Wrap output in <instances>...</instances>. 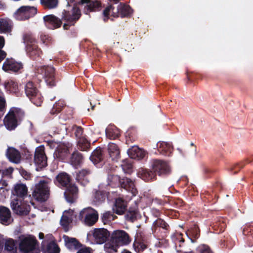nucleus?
<instances>
[{"instance_id":"obj_1","label":"nucleus","mask_w":253,"mask_h":253,"mask_svg":"<svg viewBox=\"0 0 253 253\" xmlns=\"http://www.w3.org/2000/svg\"><path fill=\"white\" fill-rule=\"evenodd\" d=\"M130 242L127 234L123 230L114 231L111 234L110 241L104 245V250L108 253H115L119 246Z\"/></svg>"},{"instance_id":"obj_2","label":"nucleus","mask_w":253,"mask_h":253,"mask_svg":"<svg viewBox=\"0 0 253 253\" xmlns=\"http://www.w3.org/2000/svg\"><path fill=\"white\" fill-rule=\"evenodd\" d=\"M79 217L84 224L92 226L97 221L98 215L97 211L94 209L87 207L80 211Z\"/></svg>"},{"instance_id":"obj_3","label":"nucleus","mask_w":253,"mask_h":253,"mask_svg":"<svg viewBox=\"0 0 253 253\" xmlns=\"http://www.w3.org/2000/svg\"><path fill=\"white\" fill-rule=\"evenodd\" d=\"M11 207L13 211L17 214L24 215L30 211V206L23 199L17 198L15 195H12Z\"/></svg>"},{"instance_id":"obj_4","label":"nucleus","mask_w":253,"mask_h":253,"mask_svg":"<svg viewBox=\"0 0 253 253\" xmlns=\"http://www.w3.org/2000/svg\"><path fill=\"white\" fill-rule=\"evenodd\" d=\"M49 189L47 183L44 181H41L36 186L33 192V197L40 202L46 200L48 197Z\"/></svg>"},{"instance_id":"obj_5","label":"nucleus","mask_w":253,"mask_h":253,"mask_svg":"<svg viewBox=\"0 0 253 253\" xmlns=\"http://www.w3.org/2000/svg\"><path fill=\"white\" fill-rule=\"evenodd\" d=\"M36 240L32 236L21 238L19 243V249L24 253H29L35 249Z\"/></svg>"},{"instance_id":"obj_6","label":"nucleus","mask_w":253,"mask_h":253,"mask_svg":"<svg viewBox=\"0 0 253 253\" xmlns=\"http://www.w3.org/2000/svg\"><path fill=\"white\" fill-rule=\"evenodd\" d=\"M94 242L98 244H102L106 241L110 234L109 232L105 228H95L91 231Z\"/></svg>"},{"instance_id":"obj_7","label":"nucleus","mask_w":253,"mask_h":253,"mask_svg":"<svg viewBox=\"0 0 253 253\" xmlns=\"http://www.w3.org/2000/svg\"><path fill=\"white\" fill-rule=\"evenodd\" d=\"M34 161L36 165L39 168H42L46 166L47 159L43 147H39L36 149Z\"/></svg>"},{"instance_id":"obj_8","label":"nucleus","mask_w":253,"mask_h":253,"mask_svg":"<svg viewBox=\"0 0 253 253\" xmlns=\"http://www.w3.org/2000/svg\"><path fill=\"white\" fill-rule=\"evenodd\" d=\"M153 168L159 175L167 174L171 170L169 164L161 160H155L153 163Z\"/></svg>"},{"instance_id":"obj_9","label":"nucleus","mask_w":253,"mask_h":253,"mask_svg":"<svg viewBox=\"0 0 253 253\" xmlns=\"http://www.w3.org/2000/svg\"><path fill=\"white\" fill-rule=\"evenodd\" d=\"M82 3H86L84 9L85 14H88L90 12L99 11L101 9V3L98 0H81Z\"/></svg>"},{"instance_id":"obj_10","label":"nucleus","mask_w":253,"mask_h":253,"mask_svg":"<svg viewBox=\"0 0 253 253\" xmlns=\"http://www.w3.org/2000/svg\"><path fill=\"white\" fill-rule=\"evenodd\" d=\"M37 13V9L34 6H22L15 12V16H33Z\"/></svg>"},{"instance_id":"obj_11","label":"nucleus","mask_w":253,"mask_h":253,"mask_svg":"<svg viewBox=\"0 0 253 253\" xmlns=\"http://www.w3.org/2000/svg\"><path fill=\"white\" fill-rule=\"evenodd\" d=\"M4 124L9 130L14 129L17 126L16 114L14 110H11L4 119Z\"/></svg>"},{"instance_id":"obj_12","label":"nucleus","mask_w":253,"mask_h":253,"mask_svg":"<svg viewBox=\"0 0 253 253\" xmlns=\"http://www.w3.org/2000/svg\"><path fill=\"white\" fill-rule=\"evenodd\" d=\"M65 192V196L68 202L72 203L76 200V195L78 193V188L75 185L70 183L67 185Z\"/></svg>"},{"instance_id":"obj_13","label":"nucleus","mask_w":253,"mask_h":253,"mask_svg":"<svg viewBox=\"0 0 253 253\" xmlns=\"http://www.w3.org/2000/svg\"><path fill=\"white\" fill-rule=\"evenodd\" d=\"M22 68V65L20 62L15 61L13 59H7L3 64V69L5 71L17 72Z\"/></svg>"},{"instance_id":"obj_14","label":"nucleus","mask_w":253,"mask_h":253,"mask_svg":"<svg viewBox=\"0 0 253 253\" xmlns=\"http://www.w3.org/2000/svg\"><path fill=\"white\" fill-rule=\"evenodd\" d=\"M127 153L129 157L131 159H142L145 155V152L144 150L136 146H133L129 149Z\"/></svg>"},{"instance_id":"obj_15","label":"nucleus","mask_w":253,"mask_h":253,"mask_svg":"<svg viewBox=\"0 0 253 253\" xmlns=\"http://www.w3.org/2000/svg\"><path fill=\"white\" fill-rule=\"evenodd\" d=\"M73 213L74 211L73 210H69L64 211L63 213L62 216L61 218L60 222L61 225L64 228L65 230H67L68 226L72 222Z\"/></svg>"},{"instance_id":"obj_16","label":"nucleus","mask_w":253,"mask_h":253,"mask_svg":"<svg viewBox=\"0 0 253 253\" xmlns=\"http://www.w3.org/2000/svg\"><path fill=\"white\" fill-rule=\"evenodd\" d=\"M133 11V9L129 5L121 2L118 5L116 14L118 13L120 16H130Z\"/></svg>"},{"instance_id":"obj_17","label":"nucleus","mask_w":253,"mask_h":253,"mask_svg":"<svg viewBox=\"0 0 253 253\" xmlns=\"http://www.w3.org/2000/svg\"><path fill=\"white\" fill-rule=\"evenodd\" d=\"M27 188L25 185L23 184H17L15 185L13 191H12V195H15L17 198H23L27 195Z\"/></svg>"},{"instance_id":"obj_18","label":"nucleus","mask_w":253,"mask_h":253,"mask_svg":"<svg viewBox=\"0 0 253 253\" xmlns=\"http://www.w3.org/2000/svg\"><path fill=\"white\" fill-rule=\"evenodd\" d=\"M0 220L3 224H8L11 222L10 211L5 207L0 208Z\"/></svg>"},{"instance_id":"obj_19","label":"nucleus","mask_w":253,"mask_h":253,"mask_svg":"<svg viewBox=\"0 0 253 253\" xmlns=\"http://www.w3.org/2000/svg\"><path fill=\"white\" fill-rule=\"evenodd\" d=\"M6 156L10 161L15 163L19 162L21 159L18 151L13 148H8L7 149Z\"/></svg>"},{"instance_id":"obj_20","label":"nucleus","mask_w":253,"mask_h":253,"mask_svg":"<svg viewBox=\"0 0 253 253\" xmlns=\"http://www.w3.org/2000/svg\"><path fill=\"white\" fill-rule=\"evenodd\" d=\"M126 208V203L121 198L116 200L113 211L116 213L121 214L124 212Z\"/></svg>"},{"instance_id":"obj_21","label":"nucleus","mask_w":253,"mask_h":253,"mask_svg":"<svg viewBox=\"0 0 253 253\" xmlns=\"http://www.w3.org/2000/svg\"><path fill=\"white\" fill-rule=\"evenodd\" d=\"M108 152L110 157L113 160H116L119 157L120 150L118 146L114 143H110L109 144Z\"/></svg>"},{"instance_id":"obj_22","label":"nucleus","mask_w":253,"mask_h":253,"mask_svg":"<svg viewBox=\"0 0 253 253\" xmlns=\"http://www.w3.org/2000/svg\"><path fill=\"white\" fill-rule=\"evenodd\" d=\"M56 181L59 184L62 186H67L70 184V178L69 175L65 173L62 172L59 173L56 176Z\"/></svg>"},{"instance_id":"obj_23","label":"nucleus","mask_w":253,"mask_h":253,"mask_svg":"<svg viewBox=\"0 0 253 253\" xmlns=\"http://www.w3.org/2000/svg\"><path fill=\"white\" fill-rule=\"evenodd\" d=\"M120 183L122 187L127 190L131 191L133 194L135 193L134 185L130 179L127 178L122 179L120 180Z\"/></svg>"},{"instance_id":"obj_24","label":"nucleus","mask_w":253,"mask_h":253,"mask_svg":"<svg viewBox=\"0 0 253 253\" xmlns=\"http://www.w3.org/2000/svg\"><path fill=\"white\" fill-rule=\"evenodd\" d=\"M63 238L65 245L68 248L73 249L78 247L79 243L75 238H70L66 235H64Z\"/></svg>"},{"instance_id":"obj_25","label":"nucleus","mask_w":253,"mask_h":253,"mask_svg":"<svg viewBox=\"0 0 253 253\" xmlns=\"http://www.w3.org/2000/svg\"><path fill=\"white\" fill-rule=\"evenodd\" d=\"M90 160L94 164H96L102 160L101 150L100 148H96L90 156Z\"/></svg>"},{"instance_id":"obj_26","label":"nucleus","mask_w":253,"mask_h":253,"mask_svg":"<svg viewBox=\"0 0 253 253\" xmlns=\"http://www.w3.org/2000/svg\"><path fill=\"white\" fill-rule=\"evenodd\" d=\"M25 91L29 97L36 96L37 91L32 83L29 82L26 85Z\"/></svg>"},{"instance_id":"obj_27","label":"nucleus","mask_w":253,"mask_h":253,"mask_svg":"<svg viewBox=\"0 0 253 253\" xmlns=\"http://www.w3.org/2000/svg\"><path fill=\"white\" fill-rule=\"evenodd\" d=\"M11 25L3 19H0V33H7L10 32Z\"/></svg>"},{"instance_id":"obj_28","label":"nucleus","mask_w":253,"mask_h":253,"mask_svg":"<svg viewBox=\"0 0 253 253\" xmlns=\"http://www.w3.org/2000/svg\"><path fill=\"white\" fill-rule=\"evenodd\" d=\"M41 1L44 8L47 9L55 8L58 3V0H41Z\"/></svg>"},{"instance_id":"obj_29","label":"nucleus","mask_w":253,"mask_h":253,"mask_svg":"<svg viewBox=\"0 0 253 253\" xmlns=\"http://www.w3.org/2000/svg\"><path fill=\"white\" fill-rule=\"evenodd\" d=\"M44 20L51 24L54 27L60 26L61 23L60 20L57 17H44Z\"/></svg>"},{"instance_id":"obj_30","label":"nucleus","mask_w":253,"mask_h":253,"mask_svg":"<svg viewBox=\"0 0 253 253\" xmlns=\"http://www.w3.org/2000/svg\"><path fill=\"white\" fill-rule=\"evenodd\" d=\"M5 249L12 253H15L16 252L15 242L12 239H8L6 240L5 243Z\"/></svg>"},{"instance_id":"obj_31","label":"nucleus","mask_w":253,"mask_h":253,"mask_svg":"<svg viewBox=\"0 0 253 253\" xmlns=\"http://www.w3.org/2000/svg\"><path fill=\"white\" fill-rule=\"evenodd\" d=\"M83 161V157L80 153L78 152H74L72 156L71 159V163L73 165L77 166L82 163Z\"/></svg>"},{"instance_id":"obj_32","label":"nucleus","mask_w":253,"mask_h":253,"mask_svg":"<svg viewBox=\"0 0 253 253\" xmlns=\"http://www.w3.org/2000/svg\"><path fill=\"white\" fill-rule=\"evenodd\" d=\"M38 47L36 44H28L27 45V51L31 56L36 55H39V52L37 50Z\"/></svg>"},{"instance_id":"obj_33","label":"nucleus","mask_w":253,"mask_h":253,"mask_svg":"<svg viewBox=\"0 0 253 253\" xmlns=\"http://www.w3.org/2000/svg\"><path fill=\"white\" fill-rule=\"evenodd\" d=\"M157 147L159 151H164L165 152L170 151L171 148L170 144L166 142L158 143L157 144Z\"/></svg>"},{"instance_id":"obj_34","label":"nucleus","mask_w":253,"mask_h":253,"mask_svg":"<svg viewBox=\"0 0 253 253\" xmlns=\"http://www.w3.org/2000/svg\"><path fill=\"white\" fill-rule=\"evenodd\" d=\"M106 134L110 138H115L119 135L118 130L115 127H110L106 128Z\"/></svg>"},{"instance_id":"obj_35","label":"nucleus","mask_w":253,"mask_h":253,"mask_svg":"<svg viewBox=\"0 0 253 253\" xmlns=\"http://www.w3.org/2000/svg\"><path fill=\"white\" fill-rule=\"evenodd\" d=\"M44 74L45 77V81L47 84H50L49 80L52 78L53 74L54 73V69L51 67H46L45 69Z\"/></svg>"},{"instance_id":"obj_36","label":"nucleus","mask_w":253,"mask_h":253,"mask_svg":"<svg viewBox=\"0 0 253 253\" xmlns=\"http://www.w3.org/2000/svg\"><path fill=\"white\" fill-rule=\"evenodd\" d=\"M141 176L142 178L146 180H149L154 178L156 176V174L154 172L149 171L148 170H143L141 173Z\"/></svg>"},{"instance_id":"obj_37","label":"nucleus","mask_w":253,"mask_h":253,"mask_svg":"<svg viewBox=\"0 0 253 253\" xmlns=\"http://www.w3.org/2000/svg\"><path fill=\"white\" fill-rule=\"evenodd\" d=\"M10 187L4 180L0 181V194L4 196L9 190Z\"/></svg>"},{"instance_id":"obj_38","label":"nucleus","mask_w":253,"mask_h":253,"mask_svg":"<svg viewBox=\"0 0 253 253\" xmlns=\"http://www.w3.org/2000/svg\"><path fill=\"white\" fill-rule=\"evenodd\" d=\"M78 145L83 150H85L89 146V143L84 137L80 138L78 141Z\"/></svg>"},{"instance_id":"obj_39","label":"nucleus","mask_w":253,"mask_h":253,"mask_svg":"<svg viewBox=\"0 0 253 253\" xmlns=\"http://www.w3.org/2000/svg\"><path fill=\"white\" fill-rule=\"evenodd\" d=\"M114 7L112 4H109L103 11V16H109L111 11H112L111 16H119L116 14V12L114 11Z\"/></svg>"},{"instance_id":"obj_40","label":"nucleus","mask_w":253,"mask_h":253,"mask_svg":"<svg viewBox=\"0 0 253 253\" xmlns=\"http://www.w3.org/2000/svg\"><path fill=\"white\" fill-rule=\"evenodd\" d=\"M121 166L126 172H128V170L132 168L131 163L128 160H123Z\"/></svg>"},{"instance_id":"obj_41","label":"nucleus","mask_w":253,"mask_h":253,"mask_svg":"<svg viewBox=\"0 0 253 253\" xmlns=\"http://www.w3.org/2000/svg\"><path fill=\"white\" fill-rule=\"evenodd\" d=\"M133 245L135 250L138 252L142 251L147 247L146 245L143 243H141L137 241L134 242Z\"/></svg>"},{"instance_id":"obj_42","label":"nucleus","mask_w":253,"mask_h":253,"mask_svg":"<svg viewBox=\"0 0 253 253\" xmlns=\"http://www.w3.org/2000/svg\"><path fill=\"white\" fill-rule=\"evenodd\" d=\"M189 235L193 238H197L199 237V229L195 227L191 230H189Z\"/></svg>"},{"instance_id":"obj_43","label":"nucleus","mask_w":253,"mask_h":253,"mask_svg":"<svg viewBox=\"0 0 253 253\" xmlns=\"http://www.w3.org/2000/svg\"><path fill=\"white\" fill-rule=\"evenodd\" d=\"M6 87L12 91H15L17 88V84L14 81H10L6 84Z\"/></svg>"},{"instance_id":"obj_44","label":"nucleus","mask_w":253,"mask_h":253,"mask_svg":"<svg viewBox=\"0 0 253 253\" xmlns=\"http://www.w3.org/2000/svg\"><path fill=\"white\" fill-rule=\"evenodd\" d=\"M199 250L201 253H212L210 248L205 245L200 246Z\"/></svg>"},{"instance_id":"obj_45","label":"nucleus","mask_w":253,"mask_h":253,"mask_svg":"<svg viewBox=\"0 0 253 253\" xmlns=\"http://www.w3.org/2000/svg\"><path fill=\"white\" fill-rule=\"evenodd\" d=\"M106 195L102 194L101 192H99L96 194V198L98 201H103L105 200Z\"/></svg>"},{"instance_id":"obj_46","label":"nucleus","mask_w":253,"mask_h":253,"mask_svg":"<svg viewBox=\"0 0 253 253\" xmlns=\"http://www.w3.org/2000/svg\"><path fill=\"white\" fill-rule=\"evenodd\" d=\"M72 16H81V12L80 8L78 7L73 8V13Z\"/></svg>"},{"instance_id":"obj_47","label":"nucleus","mask_w":253,"mask_h":253,"mask_svg":"<svg viewBox=\"0 0 253 253\" xmlns=\"http://www.w3.org/2000/svg\"><path fill=\"white\" fill-rule=\"evenodd\" d=\"M67 150V146H65L64 145H61L57 148V151H58L59 153H62L63 151L65 152Z\"/></svg>"},{"instance_id":"obj_48","label":"nucleus","mask_w":253,"mask_h":253,"mask_svg":"<svg viewBox=\"0 0 253 253\" xmlns=\"http://www.w3.org/2000/svg\"><path fill=\"white\" fill-rule=\"evenodd\" d=\"M87 173H88V172L85 170H83L81 171L79 173V174H78L79 178L82 179V178L84 177V176H85L86 174H87Z\"/></svg>"},{"instance_id":"obj_49","label":"nucleus","mask_w":253,"mask_h":253,"mask_svg":"<svg viewBox=\"0 0 253 253\" xmlns=\"http://www.w3.org/2000/svg\"><path fill=\"white\" fill-rule=\"evenodd\" d=\"M13 171V169L11 168L6 169L5 170H4L2 172V173L4 175H10Z\"/></svg>"},{"instance_id":"obj_50","label":"nucleus","mask_w":253,"mask_h":253,"mask_svg":"<svg viewBox=\"0 0 253 253\" xmlns=\"http://www.w3.org/2000/svg\"><path fill=\"white\" fill-rule=\"evenodd\" d=\"M5 106V101L4 99L0 96V110L3 108Z\"/></svg>"},{"instance_id":"obj_51","label":"nucleus","mask_w":253,"mask_h":253,"mask_svg":"<svg viewBox=\"0 0 253 253\" xmlns=\"http://www.w3.org/2000/svg\"><path fill=\"white\" fill-rule=\"evenodd\" d=\"M6 7L5 3L2 0H0V10H4Z\"/></svg>"},{"instance_id":"obj_52","label":"nucleus","mask_w":253,"mask_h":253,"mask_svg":"<svg viewBox=\"0 0 253 253\" xmlns=\"http://www.w3.org/2000/svg\"><path fill=\"white\" fill-rule=\"evenodd\" d=\"M77 253H90L88 249L84 248L81 249Z\"/></svg>"},{"instance_id":"obj_53","label":"nucleus","mask_w":253,"mask_h":253,"mask_svg":"<svg viewBox=\"0 0 253 253\" xmlns=\"http://www.w3.org/2000/svg\"><path fill=\"white\" fill-rule=\"evenodd\" d=\"M6 53L2 50H0V62L5 57Z\"/></svg>"},{"instance_id":"obj_54","label":"nucleus","mask_w":253,"mask_h":253,"mask_svg":"<svg viewBox=\"0 0 253 253\" xmlns=\"http://www.w3.org/2000/svg\"><path fill=\"white\" fill-rule=\"evenodd\" d=\"M4 45V40L2 37L0 36V48L3 47Z\"/></svg>"},{"instance_id":"obj_55","label":"nucleus","mask_w":253,"mask_h":253,"mask_svg":"<svg viewBox=\"0 0 253 253\" xmlns=\"http://www.w3.org/2000/svg\"><path fill=\"white\" fill-rule=\"evenodd\" d=\"M82 133V130L81 128L78 127L77 128V131L76 132V135L78 136V135H80Z\"/></svg>"},{"instance_id":"obj_56","label":"nucleus","mask_w":253,"mask_h":253,"mask_svg":"<svg viewBox=\"0 0 253 253\" xmlns=\"http://www.w3.org/2000/svg\"><path fill=\"white\" fill-rule=\"evenodd\" d=\"M39 237L40 239H42L43 238L44 235L42 233H40L39 234Z\"/></svg>"},{"instance_id":"obj_57","label":"nucleus","mask_w":253,"mask_h":253,"mask_svg":"<svg viewBox=\"0 0 253 253\" xmlns=\"http://www.w3.org/2000/svg\"><path fill=\"white\" fill-rule=\"evenodd\" d=\"M69 24H72V23H70V22H69L68 23V24L65 23V24H64V26H64V29H67V28L66 26H67V25H69Z\"/></svg>"},{"instance_id":"obj_58","label":"nucleus","mask_w":253,"mask_h":253,"mask_svg":"<svg viewBox=\"0 0 253 253\" xmlns=\"http://www.w3.org/2000/svg\"><path fill=\"white\" fill-rule=\"evenodd\" d=\"M53 247H54V250H55V251L56 252H58V248H57V247L56 245H53Z\"/></svg>"},{"instance_id":"obj_59","label":"nucleus","mask_w":253,"mask_h":253,"mask_svg":"<svg viewBox=\"0 0 253 253\" xmlns=\"http://www.w3.org/2000/svg\"><path fill=\"white\" fill-rule=\"evenodd\" d=\"M33 102H34L35 104H36V105H37V106H40V105H41V102H39L36 103V102H35V100H33Z\"/></svg>"},{"instance_id":"obj_60","label":"nucleus","mask_w":253,"mask_h":253,"mask_svg":"<svg viewBox=\"0 0 253 253\" xmlns=\"http://www.w3.org/2000/svg\"><path fill=\"white\" fill-rule=\"evenodd\" d=\"M109 215V212H105L103 214V217H108V215Z\"/></svg>"},{"instance_id":"obj_61","label":"nucleus","mask_w":253,"mask_h":253,"mask_svg":"<svg viewBox=\"0 0 253 253\" xmlns=\"http://www.w3.org/2000/svg\"><path fill=\"white\" fill-rule=\"evenodd\" d=\"M111 1H113L115 3H118L119 0H110Z\"/></svg>"},{"instance_id":"obj_62","label":"nucleus","mask_w":253,"mask_h":253,"mask_svg":"<svg viewBox=\"0 0 253 253\" xmlns=\"http://www.w3.org/2000/svg\"><path fill=\"white\" fill-rule=\"evenodd\" d=\"M122 253H131L129 251H124Z\"/></svg>"},{"instance_id":"obj_63","label":"nucleus","mask_w":253,"mask_h":253,"mask_svg":"<svg viewBox=\"0 0 253 253\" xmlns=\"http://www.w3.org/2000/svg\"><path fill=\"white\" fill-rule=\"evenodd\" d=\"M46 16H54L52 14H49V15H46Z\"/></svg>"},{"instance_id":"obj_64","label":"nucleus","mask_w":253,"mask_h":253,"mask_svg":"<svg viewBox=\"0 0 253 253\" xmlns=\"http://www.w3.org/2000/svg\"><path fill=\"white\" fill-rule=\"evenodd\" d=\"M73 17H68V16H66V18H72Z\"/></svg>"}]
</instances>
